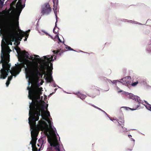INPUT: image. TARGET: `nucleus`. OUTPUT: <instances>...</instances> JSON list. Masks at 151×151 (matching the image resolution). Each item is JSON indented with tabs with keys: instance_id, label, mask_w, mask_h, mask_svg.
I'll use <instances>...</instances> for the list:
<instances>
[{
	"instance_id": "26",
	"label": "nucleus",
	"mask_w": 151,
	"mask_h": 151,
	"mask_svg": "<svg viewBox=\"0 0 151 151\" xmlns=\"http://www.w3.org/2000/svg\"><path fill=\"white\" fill-rule=\"evenodd\" d=\"M4 3L1 0H0V10H1L2 7V5Z\"/></svg>"
},
{
	"instance_id": "43",
	"label": "nucleus",
	"mask_w": 151,
	"mask_h": 151,
	"mask_svg": "<svg viewBox=\"0 0 151 151\" xmlns=\"http://www.w3.org/2000/svg\"><path fill=\"white\" fill-rule=\"evenodd\" d=\"M150 47H151V45H150Z\"/></svg>"
},
{
	"instance_id": "1",
	"label": "nucleus",
	"mask_w": 151,
	"mask_h": 151,
	"mask_svg": "<svg viewBox=\"0 0 151 151\" xmlns=\"http://www.w3.org/2000/svg\"><path fill=\"white\" fill-rule=\"evenodd\" d=\"M29 123L31 131L32 138L30 144L35 146L37 137L39 132L42 131L48 137H50L51 139L48 138V142L51 146L55 147V149L58 151H60L57 137L55 130L52 128L53 123Z\"/></svg>"
},
{
	"instance_id": "5",
	"label": "nucleus",
	"mask_w": 151,
	"mask_h": 151,
	"mask_svg": "<svg viewBox=\"0 0 151 151\" xmlns=\"http://www.w3.org/2000/svg\"><path fill=\"white\" fill-rule=\"evenodd\" d=\"M42 88L40 87L38 88H36V89L38 91L37 93L35 94L34 99L32 100V102L29 105V115L31 114V113L32 114L35 111L38 112V115H40V107L44 110V106H42L40 102V101H39L37 100L40 99V96L41 94V91L42 90Z\"/></svg>"
},
{
	"instance_id": "34",
	"label": "nucleus",
	"mask_w": 151,
	"mask_h": 151,
	"mask_svg": "<svg viewBox=\"0 0 151 151\" xmlns=\"http://www.w3.org/2000/svg\"><path fill=\"white\" fill-rule=\"evenodd\" d=\"M34 56H35L36 57H37V58L39 57V56H38V55H34Z\"/></svg>"
},
{
	"instance_id": "32",
	"label": "nucleus",
	"mask_w": 151,
	"mask_h": 151,
	"mask_svg": "<svg viewBox=\"0 0 151 151\" xmlns=\"http://www.w3.org/2000/svg\"><path fill=\"white\" fill-rule=\"evenodd\" d=\"M9 82H8V81H7L6 83V85L7 86H8V85H9Z\"/></svg>"
},
{
	"instance_id": "29",
	"label": "nucleus",
	"mask_w": 151,
	"mask_h": 151,
	"mask_svg": "<svg viewBox=\"0 0 151 151\" xmlns=\"http://www.w3.org/2000/svg\"><path fill=\"white\" fill-rule=\"evenodd\" d=\"M92 106H93L94 107H95V108H97V109H99V110H100L101 111H104V112H105L104 111H103V110H102V109H100V108H98V107H96V106H94V105H92Z\"/></svg>"
},
{
	"instance_id": "14",
	"label": "nucleus",
	"mask_w": 151,
	"mask_h": 151,
	"mask_svg": "<svg viewBox=\"0 0 151 151\" xmlns=\"http://www.w3.org/2000/svg\"><path fill=\"white\" fill-rule=\"evenodd\" d=\"M76 94L77 95L79 98H80L82 100L84 99L86 97V95L80 93L79 92L77 93Z\"/></svg>"
},
{
	"instance_id": "31",
	"label": "nucleus",
	"mask_w": 151,
	"mask_h": 151,
	"mask_svg": "<svg viewBox=\"0 0 151 151\" xmlns=\"http://www.w3.org/2000/svg\"><path fill=\"white\" fill-rule=\"evenodd\" d=\"M42 143H41L40 144H37V145L38 147H40V146H41V147L42 145Z\"/></svg>"
},
{
	"instance_id": "44",
	"label": "nucleus",
	"mask_w": 151,
	"mask_h": 151,
	"mask_svg": "<svg viewBox=\"0 0 151 151\" xmlns=\"http://www.w3.org/2000/svg\"><path fill=\"white\" fill-rule=\"evenodd\" d=\"M29 84H30V83H29Z\"/></svg>"
},
{
	"instance_id": "19",
	"label": "nucleus",
	"mask_w": 151,
	"mask_h": 151,
	"mask_svg": "<svg viewBox=\"0 0 151 151\" xmlns=\"http://www.w3.org/2000/svg\"><path fill=\"white\" fill-rule=\"evenodd\" d=\"M145 103L147 104V105H145L146 108L151 111V105L148 104L147 101H145Z\"/></svg>"
},
{
	"instance_id": "27",
	"label": "nucleus",
	"mask_w": 151,
	"mask_h": 151,
	"mask_svg": "<svg viewBox=\"0 0 151 151\" xmlns=\"http://www.w3.org/2000/svg\"><path fill=\"white\" fill-rule=\"evenodd\" d=\"M138 83V82L137 81L136 82H134L132 83L131 84V85L132 86H135Z\"/></svg>"
},
{
	"instance_id": "10",
	"label": "nucleus",
	"mask_w": 151,
	"mask_h": 151,
	"mask_svg": "<svg viewBox=\"0 0 151 151\" xmlns=\"http://www.w3.org/2000/svg\"><path fill=\"white\" fill-rule=\"evenodd\" d=\"M25 32L21 30H20V33L17 32L18 36H17L16 35L15 42L17 43L18 41H21L22 38L25 36Z\"/></svg>"
},
{
	"instance_id": "25",
	"label": "nucleus",
	"mask_w": 151,
	"mask_h": 151,
	"mask_svg": "<svg viewBox=\"0 0 151 151\" xmlns=\"http://www.w3.org/2000/svg\"><path fill=\"white\" fill-rule=\"evenodd\" d=\"M55 27H55L53 29V32L54 33L57 34V35H56V36L58 37V34H57V32H58V31H55Z\"/></svg>"
},
{
	"instance_id": "39",
	"label": "nucleus",
	"mask_w": 151,
	"mask_h": 151,
	"mask_svg": "<svg viewBox=\"0 0 151 151\" xmlns=\"http://www.w3.org/2000/svg\"><path fill=\"white\" fill-rule=\"evenodd\" d=\"M59 40L60 41V39H59Z\"/></svg>"
},
{
	"instance_id": "41",
	"label": "nucleus",
	"mask_w": 151,
	"mask_h": 151,
	"mask_svg": "<svg viewBox=\"0 0 151 151\" xmlns=\"http://www.w3.org/2000/svg\"><path fill=\"white\" fill-rule=\"evenodd\" d=\"M117 89H118L119 88L118 87H117Z\"/></svg>"
},
{
	"instance_id": "18",
	"label": "nucleus",
	"mask_w": 151,
	"mask_h": 151,
	"mask_svg": "<svg viewBox=\"0 0 151 151\" xmlns=\"http://www.w3.org/2000/svg\"><path fill=\"white\" fill-rule=\"evenodd\" d=\"M19 17H17L15 18V24L16 26L17 27H18L19 26Z\"/></svg>"
},
{
	"instance_id": "7",
	"label": "nucleus",
	"mask_w": 151,
	"mask_h": 151,
	"mask_svg": "<svg viewBox=\"0 0 151 151\" xmlns=\"http://www.w3.org/2000/svg\"><path fill=\"white\" fill-rule=\"evenodd\" d=\"M1 34H2L3 35V39L1 41V48H2V45L3 46V49H4V51L3 52V55L4 56H5V54L6 51L9 52L10 51H11V50L10 49L8 45H7L5 43V41L8 43V45H12V42L15 41V38L16 37V34L14 32V31L11 29H10L9 30V41H8L7 40V38L6 36L5 35H6V33L4 31L3 33L1 32H0ZM2 50H1V51Z\"/></svg>"
},
{
	"instance_id": "13",
	"label": "nucleus",
	"mask_w": 151,
	"mask_h": 151,
	"mask_svg": "<svg viewBox=\"0 0 151 151\" xmlns=\"http://www.w3.org/2000/svg\"><path fill=\"white\" fill-rule=\"evenodd\" d=\"M66 50H65L66 51ZM65 51H64L63 50H62L61 49H58L56 50H54L53 51V52L54 54H56L59 55L61 56L62 55V54Z\"/></svg>"
},
{
	"instance_id": "16",
	"label": "nucleus",
	"mask_w": 151,
	"mask_h": 151,
	"mask_svg": "<svg viewBox=\"0 0 151 151\" xmlns=\"http://www.w3.org/2000/svg\"><path fill=\"white\" fill-rule=\"evenodd\" d=\"M15 49L18 54L20 55L22 52V51H21V49L18 46H16L15 48Z\"/></svg>"
},
{
	"instance_id": "23",
	"label": "nucleus",
	"mask_w": 151,
	"mask_h": 151,
	"mask_svg": "<svg viewBox=\"0 0 151 151\" xmlns=\"http://www.w3.org/2000/svg\"><path fill=\"white\" fill-rule=\"evenodd\" d=\"M32 151H37V150H38L37 148L36 147V145L35 146H33L32 145Z\"/></svg>"
},
{
	"instance_id": "24",
	"label": "nucleus",
	"mask_w": 151,
	"mask_h": 151,
	"mask_svg": "<svg viewBox=\"0 0 151 151\" xmlns=\"http://www.w3.org/2000/svg\"><path fill=\"white\" fill-rule=\"evenodd\" d=\"M65 48H66V49H68V50H69L74 51V50L73 49L71 48V47L67 45H65Z\"/></svg>"
},
{
	"instance_id": "2",
	"label": "nucleus",
	"mask_w": 151,
	"mask_h": 151,
	"mask_svg": "<svg viewBox=\"0 0 151 151\" xmlns=\"http://www.w3.org/2000/svg\"><path fill=\"white\" fill-rule=\"evenodd\" d=\"M20 56L18 58V60L21 63L18 64L17 69H14L11 71V72L14 73V75H16V72L19 73L21 71L22 68H25L26 75L29 77H30L33 75V73L38 74H40L38 64L33 65L31 67H30V64L31 62L28 59L29 58V54L25 50L22 51Z\"/></svg>"
},
{
	"instance_id": "36",
	"label": "nucleus",
	"mask_w": 151,
	"mask_h": 151,
	"mask_svg": "<svg viewBox=\"0 0 151 151\" xmlns=\"http://www.w3.org/2000/svg\"><path fill=\"white\" fill-rule=\"evenodd\" d=\"M49 149H50V150H52V147H51V148H50Z\"/></svg>"
},
{
	"instance_id": "8",
	"label": "nucleus",
	"mask_w": 151,
	"mask_h": 151,
	"mask_svg": "<svg viewBox=\"0 0 151 151\" xmlns=\"http://www.w3.org/2000/svg\"><path fill=\"white\" fill-rule=\"evenodd\" d=\"M27 89L29 90L28 97L30 100H32V101L34 100L35 94L37 93L38 91L36 89V88H33L31 89L30 87H28Z\"/></svg>"
},
{
	"instance_id": "40",
	"label": "nucleus",
	"mask_w": 151,
	"mask_h": 151,
	"mask_svg": "<svg viewBox=\"0 0 151 151\" xmlns=\"http://www.w3.org/2000/svg\"><path fill=\"white\" fill-rule=\"evenodd\" d=\"M119 125H121V124H120V123H119Z\"/></svg>"
},
{
	"instance_id": "30",
	"label": "nucleus",
	"mask_w": 151,
	"mask_h": 151,
	"mask_svg": "<svg viewBox=\"0 0 151 151\" xmlns=\"http://www.w3.org/2000/svg\"><path fill=\"white\" fill-rule=\"evenodd\" d=\"M33 56H30V58L29 57V59L30 60H33Z\"/></svg>"
},
{
	"instance_id": "42",
	"label": "nucleus",
	"mask_w": 151,
	"mask_h": 151,
	"mask_svg": "<svg viewBox=\"0 0 151 151\" xmlns=\"http://www.w3.org/2000/svg\"><path fill=\"white\" fill-rule=\"evenodd\" d=\"M57 90V89H56V88H55V90Z\"/></svg>"
},
{
	"instance_id": "15",
	"label": "nucleus",
	"mask_w": 151,
	"mask_h": 151,
	"mask_svg": "<svg viewBox=\"0 0 151 151\" xmlns=\"http://www.w3.org/2000/svg\"><path fill=\"white\" fill-rule=\"evenodd\" d=\"M127 96L129 99H135V100H136V99L137 97V96H135L131 93H129L127 95Z\"/></svg>"
},
{
	"instance_id": "20",
	"label": "nucleus",
	"mask_w": 151,
	"mask_h": 151,
	"mask_svg": "<svg viewBox=\"0 0 151 151\" xmlns=\"http://www.w3.org/2000/svg\"><path fill=\"white\" fill-rule=\"evenodd\" d=\"M45 79L48 82H51L53 81L52 78L51 76L46 78Z\"/></svg>"
},
{
	"instance_id": "37",
	"label": "nucleus",
	"mask_w": 151,
	"mask_h": 151,
	"mask_svg": "<svg viewBox=\"0 0 151 151\" xmlns=\"http://www.w3.org/2000/svg\"><path fill=\"white\" fill-rule=\"evenodd\" d=\"M40 148H39V150H38V151H40Z\"/></svg>"
},
{
	"instance_id": "6",
	"label": "nucleus",
	"mask_w": 151,
	"mask_h": 151,
	"mask_svg": "<svg viewBox=\"0 0 151 151\" xmlns=\"http://www.w3.org/2000/svg\"><path fill=\"white\" fill-rule=\"evenodd\" d=\"M44 59L42 60L40 58H39V60L42 62V63L40 65V68H39V70L40 74H39L35 73H33V75L36 76H39L42 77L43 74L45 75V76L47 75L46 74V70L48 68L50 69V73L51 74L52 70L53 69L52 64L50 63L51 61H53L54 60L53 59V57L48 58L46 56L43 57Z\"/></svg>"
},
{
	"instance_id": "9",
	"label": "nucleus",
	"mask_w": 151,
	"mask_h": 151,
	"mask_svg": "<svg viewBox=\"0 0 151 151\" xmlns=\"http://www.w3.org/2000/svg\"><path fill=\"white\" fill-rule=\"evenodd\" d=\"M51 11V9L49 4H45L43 6L41 11V13L43 15L49 14Z\"/></svg>"
},
{
	"instance_id": "4",
	"label": "nucleus",
	"mask_w": 151,
	"mask_h": 151,
	"mask_svg": "<svg viewBox=\"0 0 151 151\" xmlns=\"http://www.w3.org/2000/svg\"><path fill=\"white\" fill-rule=\"evenodd\" d=\"M44 106V105H43ZM44 109H43L42 108L40 107V115H38V112L37 111H35L32 114L29 115V116L28 118L29 122L28 123H36V122L38 121L39 119V117L40 115L42 117V119L38 122V123H46L44 120L47 122V123H52V119L49 117H50V113L49 111H48L46 112L45 110V106H44Z\"/></svg>"
},
{
	"instance_id": "38",
	"label": "nucleus",
	"mask_w": 151,
	"mask_h": 151,
	"mask_svg": "<svg viewBox=\"0 0 151 151\" xmlns=\"http://www.w3.org/2000/svg\"><path fill=\"white\" fill-rule=\"evenodd\" d=\"M37 58H35V59H36V60H37Z\"/></svg>"
},
{
	"instance_id": "22",
	"label": "nucleus",
	"mask_w": 151,
	"mask_h": 151,
	"mask_svg": "<svg viewBox=\"0 0 151 151\" xmlns=\"http://www.w3.org/2000/svg\"><path fill=\"white\" fill-rule=\"evenodd\" d=\"M54 13L55 14V15L56 16V22L55 23V27H56L57 25V21H58L57 19L58 18V17L57 15V12L56 11L54 10Z\"/></svg>"
},
{
	"instance_id": "12",
	"label": "nucleus",
	"mask_w": 151,
	"mask_h": 151,
	"mask_svg": "<svg viewBox=\"0 0 151 151\" xmlns=\"http://www.w3.org/2000/svg\"><path fill=\"white\" fill-rule=\"evenodd\" d=\"M117 121H118V123H119V122L124 123V115L122 112L117 114Z\"/></svg>"
},
{
	"instance_id": "3",
	"label": "nucleus",
	"mask_w": 151,
	"mask_h": 151,
	"mask_svg": "<svg viewBox=\"0 0 151 151\" xmlns=\"http://www.w3.org/2000/svg\"><path fill=\"white\" fill-rule=\"evenodd\" d=\"M2 51L1 55V60L0 62V63H2V68L0 70V79H5L7 76L8 75V73L10 72L12 75L11 76H9L8 79L9 81H10L12 78L13 76H16L18 74L17 72H16V75H15L14 73L11 72V71L14 69H17V67L15 68H12V70H11L10 68L11 66L10 63H9V52L7 51H5L6 52L5 56L3 55V52L4 51L3 49V46L2 45Z\"/></svg>"
},
{
	"instance_id": "21",
	"label": "nucleus",
	"mask_w": 151,
	"mask_h": 151,
	"mask_svg": "<svg viewBox=\"0 0 151 151\" xmlns=\"http://www.w3.org/2000/svg\"><path fill=\"white\" fill-rule=\"evenodd\" d=\"M53 6L54 8L56 7V6L58 2V0H53Z\"/></svg>"
},
{
	"instance_id": "17",
	"label": "nucleus",
	"mask_w": 151,
	"mask_h": 151,
	"mask_svg": "<svg viewBox=\"0 0 151 151\" xmlns=\"http://www.w3.org/2000/svg\"><path fill=\"white\" fill-rule=\"evenodd\" d=\"M30 29H29L27 31H26V32H25V39H24V41H25L27 40V38L28 37V36H29V32H30Z\"/></svg>"
},
{
	"instance_id": "33",
	"label": "nucleus",
	"mask_w": 151,
	"mask_h": 151,
	"mask_svg": "<svg viewBox=\"0 0 151 151\" xmlns=\"http://www.w3.org/2000/svg\"><path fill=\"white\" fill-rule=\"evenodd\" d=\"M122 91V90H119L118 91V92L119 93H121Z\"/></svg>"
},
{
	"instance_id": "35",
	"label": "nucleus",
	"mask_w": 151,
	"mask_h": 151,
	"mask_svg": "<svg viewBox=\"0 0 151 151\" xmlns=\"http://www.w3.org/2000/svg\"><path fill=\"white\" fill-rule=\"evenodd\" d=\"M129 137L130 138L131 137H132V136L130 135H128Z\"/></svg>"
},
{
	"instance_id": "28",
	"label": "nucleus",
	"mask_w": 151,
	"mask_h": 151,
	"mask_svg": "<svg viewBox=\"0 0 151 151\" xmlns=\"http://www.w3.org/2000/svg\"><path fill=\"white\" fill-rule=\"evenodd\" d=\"M121 108H124V109L126 110H128L129 109H131L130 108L127 107H122Z\"/></svg>"
},
{
	"instance_id": "11",
	"label": "nucleus",
	"mask_w": 151,
	"mask_h": 151,
	"mask_svg": "<svg viewBox=\"0 0 151 151\" xmlns=\"http://www.w3.org/2000/svg\"><path fill=\"white\" fill-rule=\"evenodd\" d=\"M131 78L130 76H127L121 80V82L122 84L128 86L130 84L131 82Z\"/></svg>"
}]
</instances>
